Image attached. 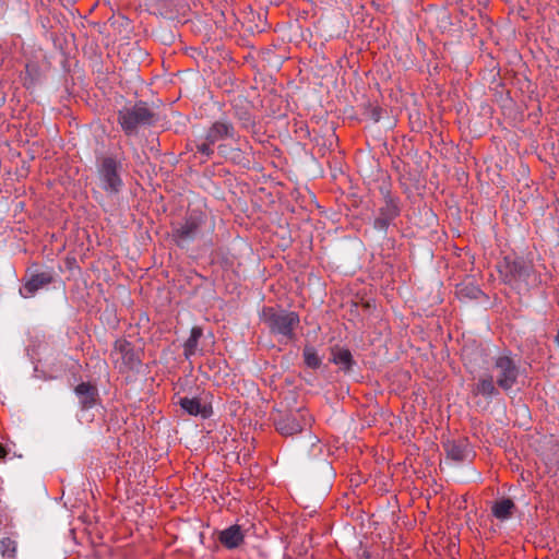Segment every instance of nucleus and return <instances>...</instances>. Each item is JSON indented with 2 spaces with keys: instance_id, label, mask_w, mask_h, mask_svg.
Here are the masks:
<instances>
[{
  "instance_id": "obj_1",
  "label": "nucleus",
  "mask_w": 559,
  "mask_h": 559,
  "mask_svg": "<svg viewBox=\"0 0 559 559\" xmlns=\"http://www.w3.org/2000/svg\"><path fill=\"white\" fill-rule=\"evenodd\" d=\"M215 225L203 213H190L186 219L173 229V238L180 248H188L191 243L200 247L213 245L212 235Z\"/></svg>"
},
{
  "instance_id": "obj_2",
  "label": "nucleus",
  "mask_w": 559,
  "mask_h": 559,
  "mask_svg": "<svg viewBox=\"0 0 559 559\" xmlns=\"http://www.w3.org/2000/svg\"><path fill=\"white\" fill-rule=\"evenodd\" d=\"M96 171L99 187L109 195L118 194L122 191L123 164L122 160L114 155H106L97 158Z\"/></svg>"
},
{
  "instance_id": "obj_3",
  "label": "nucleus",
  "mask_w": 559,
  "mask_h": 559,
  "mask_svg": "<svg viewBox=\"0 0 559 559\" xmlns=\"http://www.w3.org/2000/svg\"><path fill=\"white\" fill-rule=\"evenodd\" d=\"M155 112L144 102L126 106L118 111V123L128 136L136 135L140 128L153 126Z\"/></svg>"
},
{
  "instance_id": "obj_4",
  "label": "nucleus",
  "mask_w": 559,
  "mask_h": 559,
  "mask_svg": "<svg viewBox=\"0 0 559 559\" xmlns=\"http://www.w3.org/2000/svg\"><path fill=\"white\" fill-rule=\"evenodd\" d=\"M262 320L270 329L271 333L278 335L281 340L292 341L295 338V330L298 328L300 319L297 312L287 310H276L274 308H264Z\"/></svg>"
},
{
  "instance_id": "obj_5",
  "label": "nucleus",
  "mask_w": 559,
  "mask_h": 559,
  "mask_svg": "<svg viewBox=\"0 0 559 559\" xmlns=\"http://www.w3.org/2000/svg\"><path fill=\"white\" fill-rule=\"evenodd\" d=\"M492 377L498 388L509 392L516 384L520 367L509 353H501L493 358Z\"/></svg>"
},
{
  "instance_id": "obj_6",
  "label": "nucleus",
  "mask_w": 559,
  "mask_h": 559,
  "mask_svg": "<svg viewBox=\"0 0 559 559\" xmlns=\"http://www.w3.org/2000/svg\"><path fill=\"white\" fill-rule=\"evenodd\" d=\"M238 138L234 124L219 119L213 122L205 132L204 141L197 144V152L210 158L214 153V144L224 140H236Z\"/></svg>"
},
{
  "instance_id": "obj_7",
  "label": "nucleus",
  "mask_w": 559,
  "mask_h": 559,
  "mask_svg": "<svg viewBox=\"0 0 559 559\" xmlns=\"http://www.w3.org/2000/svg\"><path fill=\"white\" fill-rule=\"evenodd\" d=\"M55 281L53 270L28 271L24 277L23 286L20 288V295L23 298H32L39 290L47 288Z\"/></svg>"
},
{
  "instance_id": "obj_8",
  "label": "nucleus",
  "mask_w": 559,
  "mask_h": 559,
  "mask_svg": "<svg viewBox=\"0 0 559 559\" xmlns=\"http://www.w3.org/2000/svg\"><path fill=\"white\" fill-rule=\"evenodd\" d=\"M312 421L311 416L306 411H298L296 413H290L282 418H280L276 423V430L283 436H293L295 433L301 432L307 426H310Z\"/></svg>"
},
{
  "instance_id": "obj_9",
  "label": "nucleus",
  "mask_w": 559,
  "mask_h": 559,
  "mask_svg": "<svg viewBox=\"0 0 559 559\" xmlns=\"http://www.w3.org/2000/svg\"><path fill=\"white\" fill-rule=\"evenodd\" d=\"M400 207L396 200L390 194L385 195V203L379 210V215L373 222V227L385 233L390 224L399 216Z\"/></svg>"
},
{
  "instance_id": "obj_10",
  "label": "nucleus",
  "mask_w": 559,
  "mask_h": 559,
  "mask_svg": "<svg viewBox=\"0 0 559 559\" xmlns=\"http://www.w3.org/2000/svg\"><path fill=\"white\" fill-rule=\"evenodd\" d=\"M447 459L455 463H462L473 456V451L466 439L448 440L444 443Z\"/></svg>"
},
{
  "instance_id": "obj_11",
  "label": "nucleus",
  "mask_w": 559,
  "mask_h": 559,
  "mask_svg": "<svg viewBox=\"0 0 559 559\" xmlns=\"http://www.w3.org/2000/svg\"><path fill=\"white\" fill-rule=\"evenodd\" d=\"M504 267L507 271L506 276L510 281H527L532 272V265L523 258H515L513 260L506 258Z\"/></svg>"
},
{
  "instance_id": "obj_12",
  "label": "nucleus",
  "mask_w": 559,
  "mask_h": 559,
  "mask_svg": "<svg viewBox=\"0 0 559 559\" xmlns=\"http://www.w3.org/2000/svg\"><path fill=\"white\" fill-rule=\"evenodd\" d=\"M74 393L79 399L82 409H91L96 405L98 397L96 385L90 382H82L75 386Z\"/></svg>"
},
{
  "instance_id": "obj_13",
  "label": "nucleus",
  "mask_w": 559,
  "mask_h": 559,
  "mask_svg": "<svg viewBox=\"0 0 559 559\" xmlns=\"http://www.w3.org/2000/svg\"><path fill=\"white\" fill-rule=\"evenodd\" d=\"M472 392L473 394L481 395L489 401L499 395V389L496 384V380L491 374L480 377L478 381L473 385Z\"/></svg>"
},
{
  "instance_id": "obj_14",
  "label": "nucleus",
  "mask_w": 559,
  "mask_h": 559,
  "mask_svg": "<svg viewBox=\"0 0 559 559\" xmlns=\"http://www.w3.org/2000/svg\"><path fill=\"white\" fill-rule=\"evenodd\" d=\"M243 534L239 525H231L219 532L218 540L227 549L237 548L243 542Z\"/></svg>"
},
{
  "instance_id": "obj_15",
  "label": "nucleus",
  "mask_w": 559,
  "mask_h": 559,
  "mask_svg": "<svg viewBox=\"0 0 559 559\" xmlns=\"http://www.w3.org/2000/svg\"><path fill=\"white\" fill-rule=\"evenodd\" d=\"M114 348L121 355L123 362L128 367L134 368L140 364V359L136 353L134 352L132 344L129 341L123 338L117 340L115 342Z\"/></svg>"
},
{
  "instance_id": "obj_16",
  "label": "nucleus",
  "mask_w": 559,
  "mask_h": 559,
  "mask_svg": "<svg viewBox=\"0 0 559 559\" xmlns=\"http://www.w3.org/2000/svg\"><path fill=\"white\" fill-rule=\"evenodd\" d=\"M179 404L189 415H201L203 418H206L210 415L209 408L201 404L200 400L197 397H181L179 400Z\"/></svg>"
},
{
  "instance_id": "obj_17",
  "label": "nucleus",
  "mask_w": 559,
  "mask_h": 559,
  "mask_svg": "<svg viewBox=\"0 0 559 559\" xmlns=\"http://www.w3.org/2000/svg\"><path fill=\"white\" fill-rule=\"evenodd\" d=\"M514 509L515 504L511 499L502 498L492 504L491 512L497 520L506 521L512 516Z\"/></svg>"
},
{
  "instance_id": "obj_18",
  "label": "nucleus",
  "mask_w": 559,
  "mask_h": 559,
  "mask_svg": "<svg viewBox=\"0 0 559 559\" xmlns=\"http://www.w3.org/2000/svg\"><path fill=\"white\" fill-rule=\"evenodd\" d=\"M331 361L337 365L343 371H349L355 364L353 355L347 348H334L332 350Z\"/></svg>"
},
{
  "instance_id": "obj_19",
  "label": "nucleus",
  "mask_w": 559,
  "mask_h": 559,
  "mask_svg": "<svg viewBox=\"0 0 559 559\" xmlns=\"http://www.w3.org/2000/svg\"><path fill=\"white\" fill-rule=\"evenodd\" d=\"M202 336V329L193 326L190 332V336L183 344V355L187 359L195 355L198 349L199 340Z\"/></svg>"
},
{
  "instance_id": "obj_20",
  "label": "nucleus",
  "mask_w": 559,
  "mask_h": 559,
  "mask_svg": "<svg viewBox=\"0 0 559 559\" xmlns=\"http://www.w3.org/2000/svg\"><path fill=\"white\" fill-rule=\"evenodd\" d=\"M456 295L460 299H478L483 295V292L477 285L466 283L457 285Z\"/></svg>"
},
{
  "instance_id": "obj_21",
  "label": "nucleus",
  "mask_w": 559,
  "mask_h": 559,
  "mask_svg": "<svg viewBox=\"0 0 559 559\" xmlns=\"http://www.w3.org/2000/svg\"><path fill=\"white\" fill-rule=\"evenodd\" d=\"M302 356L305 365L308 368L318 369L322 364V359L319 357L316 348L312 346H305Z\"/></svg>"
},
{
  "instance_id": "obj_22",
  "label": "nucleus",
  "mask_w": 559,
  "mask_h": 559,
  "mask_svg": "<svg viewBox=\"0 0 559 559\" xmlns=\"http://www.w3.org/2000/svg\"><path fill=\"white\" fill-rule=\"evenodd\" d=\"M0 551L3 557L14 558L16 554V542L9 537H3L0 540Z\"/></svg>"
},
{
  "instance_id": "obj_23",
  "label": "nucleus",
  "mask_w": 559,
  "mask_h": 559,
  "mask_svg": "<svg viewBox=\"0 0 559 559\" xmlns=\"http://www.w3.org/2000/svg\"><path fill=\"white\" fill-rule=\"evenodd\" d=\"M7 455V450L0 444V459H4Z\"/></svg>"
},
{
  "instance_id": "obj_24",
  "label": "nucleus",
  "mask_w": 559,
  "mask_h": 559,
  "mask_svg": "<svg viewBox=\"0 0 559 559\" xmlns=\"http://www.w3.org/2000/svg\"><path fill=\"white\" fill-rule=\"evenodd\" d=\"M224 148H225V145H222V144H221V145H218V150H219V151H223Z\"/></svg>"
}]
</instances>
